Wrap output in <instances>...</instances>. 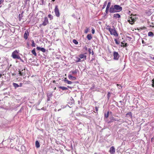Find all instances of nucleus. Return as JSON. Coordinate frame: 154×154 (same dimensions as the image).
Masks as SVG:
<instances>
[{"label": "nucleus", "instance_id": "obj_1", "mask_svg": "<svg viewBox=\"0 0 154 154\" xmlns=\"http://www.w3.org/2000/svg\"><path fill=\"white\" fill-rule=\"evenodd\" d=\"M107 27H109L108 29H108L109 31L110 32V33L111 35H113L115 36H118V34L114 27L113 26V29L111 28L110 26H107Z\"/></svg>", "mask_w": 154, "mask_h": 154}, {"label": "nucleus", "instance_id": "obj_2", "mask_svg": "<svg viewBox=\"0 0 154 154\" xmlns=\"http://www.w3.org/2000/svg\"><path fill=\"white\" fill-rule=\"evenodd\" d=\"M18 53L19 51L17 50H15L12 53L11 56L14 59H17L20 57L18 55Z\"/></svg>", "mask_w": 154, "mask_h": 154}, {"label": "nucleus", "instance_id": "obj_3", "mask_svg": "<svg viewBox=\"0 0 154 154\" xmlns=\"http://www.w3.org/2000/svg\"><path fill=\"white\" fill-rule=\"evenodd\" d=\"M26 75V70L25 68L22 70L19 69V73L17 74V76H24Z\"/></svg>", "mask_w": 154, "mask_h": 154}, {"label": "nucleus", "instance_id": "obj_4", "mask_svg": "<svg viewBox=\"0 0 154 154\" xmlns=\"http://www.w3.org/2000/svg\"><path fill=\"white\" fill-rule=\"evenodd\" d=\"M54 12L55 13V15L57 17H60V14L59 12V10L58 8V6L56 5L55 6V8L54 9Z\"/></svg>", "mask_w": 154, "mask_h": 154}, {"label": "nucleus", "instance_id": "obj_5", "mask_svg": "<svg viewBox=\"0 0 154 154\" xmlns=\"http://www.w3.org/2000/svg\"><path fill=\"white\" fill-rule=\"evenodd\" d=\"M115 8L116 9V13L119 12L122 10V7L118 5H115Z\"/></svg>", "mask_w": 154, "mask_h": 154}, {"label": "nucleus", "instance_id": "obj_6", "mask_svg": "<svg viewBox=\"0 0 154 154\" xmlns=\"http://www.w3.org/2000/svg\"><path fill=\"white\" fill-rule=\"evenodd\" d=\"M86 54H80L78 56L80 59H82V61H84L86 59L87 56L85 55Z\"/></svg>", "mask_w": 154, "mask_h": 154}, {"label": "nucleus", "instance_id": "obj_7", "mask_svg": "<svg viewBox=\"0 0 154 154\" xmlns=\"http://www.w3.org/2000/svg\"><path fill=\"white\" fill-rule=\"evenodd\" d=\"M135 16H134L133 17L132 16L131 17V19L129 20H128V22L131 24H133L134 22L135 21Z\"/></svg>", "mask_w": 154, "mask_h": 154}, {"label": "nucleus", "instance_id": "obj_8", "mask_svg": "<svg viewBox=\"0 0 154 154\" xmlns=\"http://www.w3.org/2000/svg\"><path fill=\"white\" fill-rule=\"evenodd\" d=\"M113 55L114 57V59L116 60H118L119 57V55L118 53L116 51H114Z\"/></svg>", "mask_w": 154, "mask_h": 154}, {"label": "nucleus", "instance_id": "obj_9", "mask_svg": "<svg viewBox=\"0 0 154 154\" xmlns=\"http://www.w3.org/2000/svg\"><path fill=\"white\" fill-rule=\"evenodd\" d=\"M109 12L111 14L116 13V9L115 8L114 5H112L110 8L109 9Z\"/></svg>", "mask_w": 154, "mask_h": 154}, {"label": "nucleus", "instance_id": "obj_10", "mask_svg": "<svg viewBox=\"0 0 154 154\" xmlns=\"http://www.w3.org/2000/svg\"><path fill=\"white\" fill-rule=\"evenodd\" d=\"M48 19L47 17H45L44 18V21L40 25H43V26H45L47 25V24L48 23Z\"/></svg>", "mask_w": 154, "mask_h": 154}, {"label": "nucleus", "instance_id": "obj_11", "mask_svg": "<svg viewBox=\"0 0 154 154\" xmlns=\"http://www.w3.org/2000/svg\"><path fill=\"white\" fill-rule=\"evenodd\" d=\"M109 152L110 154H114L115 152V149L113 146L110 147Z\"/></svg>", "mask_w": 154, "mask_h": 154}, {"label": "nucleus", "instance_id": "obj_12", "mask_svg": "<svg viewBox=\"0 0 154 154\" xmlns=\"http://www.w3.org/2000/svg\"><path fill=\"white\" fill-rule=\"evenodd\" d=\"M74 101L72 99V100H71V101L69 102L68 104V106L70 108H71L72 107L73 105H74Z\"/></svg>", "mask_w": 154, "mask_h": 154}, {"label": "nucleus", "instance_id": "obj_13", "mask_svg": "<svg viewBox=\"0 0 154 154\" xmlns=\"http://www.w3.org/2000/svg\"><path fill=\"white\" fill-rule=\"evenodd\" d=\"M36 49L38 50H40L43 53H45L46 52V49L43 48H41L39 47H37Z\"/></svg>", "mask_w": 154, "mask_h": 154}, {"label": "nucleus", "instance_id": "obj_14", "mask_svg": "<svg viewBox=\"0 0 154 154\" xmlns=\"http://www.w3.org/2000/svg\"><path fill=\"white\" fill-rule=\"evenodd\" d=\"M78 71V69H75L74 70H72L69 72V74H71L72 75H75L77 74Z\"/></svg>", "mask_w": 154, "mask_h": 154}, {"label": "nucleus", "instance_id": "obj_15", "mask_svg": "<svg viewBox=\"0 0 154 154\" xmlns=\"http://www.w3.org/2000/svg\"><path fill=\"white\" fill-rule=\"evenodd\" d=\"M29 32L28 30L25 31V33L24 34V38L26 40L27 39L28 36L29 35Z\"/></svg>", "mask_w": 154, "mask_h": 154}, {"label": "nucleus", "instance_id": "obj_16", "mask_svg": "<svg viewBox=\"0 0 154 154\" xmlns=\"http://www.w3.org/2000/svg\"><path fill=\"white\" fill-rule=\"evenodd\" d=\"M113 18L117 19V18H120L121 17V16L118 13L115 14H114L113 15Z\"/></svg>", "mask_w": 154, "mask_h": 154}, {"label": "nucleus", "instance_id": "obj_17", "mask_svg": "<svg viewBox=\"0 0 154 154\" xmlns=\"http://www.w3.org/2000/svg\"><path fill=\"white\" fill-rule=\"evenodd\" d=\"M71 74H69L68 75V77L69 79H72V80H75L76 79V78L75 77L73 76Z\"/></svg>", "mask_w": 154, "mask_h": 154}, {"label": "nucleus", "instance_id": "obj_18", "mask_svg": "<svg viewBox=\"0 0 154 154\" xmlns=\"http://www.w3.org/2000/svg\"><path fill=\"white\" fill-rule=\"evenodd\" d=\"M126 116L127 117H130L131 118L132 117V113L131 112H128L126 114Z\"/></svg>", "mask_w": 154, "mask_h": 154}, {"label": "nucleus", "instance_id": "obj_19", "mask_svg": "<svg viewBox=\"0 0 154 154\" xmlns=\"http://www.w3.org/2000/svg\"><path fill=\"white\" fill-rule=\"evenodd\" d=\"M75 59L74 60L75 61L76 63L82 61L80 58L79 57H75Z\"/></svg>", "mask_w": 154, "mask_h": 154}, {"label": "nucleus", "instance_id": "obj_20", "mask_svg": "<svg viewBox=\"0 0 154 154\" xmlns=\"http://www.w3.org/2000/svg\"><path fill=\"white\" fill-rule=\"evenodd\" d=\"M58 88L62 90L63 91H65L68 90V88L65 87L64 86H59Z\"/></svg>", "mask_w": 154, "mask_h": 154}, {"label": "nucleus", "instance_id": "obj_21", "mask_svg": "<svg viewBox=\"0 0 154 154\" xmlns=\"http://www.w3.org/2000/svg\"><path fill=\"white\" fill-rule=\"evenodd\" d=\"M23 12L21 14H19V20L20 21L22 19V18L23 17Z\"/></svg>", "mask_w": 154, "mask_h": 154}, {"label": "nucleus", "instance_id": "obj_22", "mask_svg": "<svg viewBox=\"0 0 154 154\" xmlns=\"http://www.w3.org/2000/svg\"><path fill=\"white\" fill-rule=\"evenodd\" d=\"M154 35V34L151 31L149 32L148 33V36L151 37H153Z\"/></svg>", "mask_w": 154, "mask_h": 154}, {"label": "nucleus", "instance_id": "obj_23", "mask_svg": "<svg viewBox=\"0 0 154 154\" xmlns=\"http://www.w3.org/2000/svg\"><path fill=\"white\" fill-rule=\"evenodd\" d=\"M13 85L15 89H16L19 87V85L15 83H13Z\"/></svg>", "mask_w": 154, "mask_h": 154}, {"label": "nucleus", "instance_id": "obj_24", "mask_svg": "<svg viewBox=\"0 0 154 154\" xmlns=\"http://www.w3.org/2000/svg\"><path fill=\"white\" fill-rule=\"evenodd\" d=\"M35 145L36 147L37 148H38L40 147L39 143L37 140L35 141Z\"/></svg>", "mask_w": 154, "mask_h": 154}, {"label": "nucleus", "instance_id": "obj_25", "mask_svg": "<svg viewBox=\"0 0 154 154\" xmlns=\"http://www.w3.org/2000/svg\"><path fill=\"white\" fill-rule=\"evenodd\" d=\"M64 81L65 82H67L69 84H71L72 83V82L68 80L66 78L64 80Z\"/></svg>", "mask_w": 154, "mask_h": 154}, {"label": "nucleus", "instance_id": "obj_26", "mask_svg": "<svg viewBox=\"0 0 154 154\" xmlns=\"http://www.w3.org/2000/svg\"><path fill=\"white\" fill-rule=\"evenodd\" d=\"M32 53L35 56H36L37 54L35 51V48H34L31 51Z\"/></svg>", "mask_w": 154, "mask_h": 154}, {"label": "nucleus", "instance_id": "obj_27", "mask_svg": "<svg viewBox=\"0 0 154 154\" xmlns=\"http://www.w3.org/2000/svg\"><path fill=\"white\" fill-rule=\"evenodd\" d=\"M53 95L52 92H50L47 94V97H51Z\"/></svg>", "mask_w": 154, "mask_h": 154}, {"label": "nucleus", "instance_id": "obj_28", "mask_svg": "<svg viewBox=\"0 0 154 154\" xmlns=\"http://www.w3.org/2000/svg\"><path fill=\"white\" fill-rule=\"evenodd\" d=\"M87 38L88 40H90L92 38V37L91 34H89L87 35Z\"/></svg>", "mask_w": 154, "mask_h": 154}, {"label": "nucleus", "instance_id": "obj_29", "mask_svg": "<svg viewBox=\"0 0 154 154\" xmlns=\"http://www.w3.org/2000/svg\"><path fill=\"white\" fill-rule=\"evenodd\" d=\"M109 8H106V9L105 10V15H106V14H108L109 11Z\"/></svg>", "mask_w": 154, "mask_h": 154}, {"label": "nucleus", "instance_id": "obj_30", "mask_svg": "<svg viewBox=\"0 0 154 154\" xmlns=\"http://www.w3.org/2000/svg\"><path fill=\"white\" fill-rule=\"evenodd\" d=\"M31 42H32V44L31 45L32 46V47H35V43L33 40H31Z\"/></svg>", "mask_w": 154, "mask_h": 154}, {"label": "nucleus", "instance_id": "obj_31", "mask_svg": "<svg viewBox=\"0 0 154 154\" xmlns=\"http://www.w3.org/2000/svg\"><path fill=\"white\" fill-rule=\"evenodd\" d=\"M107 2V1H106L104 3V5L103 6V7H102V9H103L105 8L106 6Z\"/></svg>", "mask_w": 154, "mask_h": 154}, {"label": "nucleus", "instance_id": "obj_32", "mask_svg": "<svg viewBox=\"0 0 154 154\" xmlns=\"http://www.w3.org/2000/svg\"><path fill=\"white\" fill-rule=\"evenodd\" d=\"M111 2H110V1L108 3H107L106 8H110V7L111 5Z\"/></svg>", "mask_w": 154, "mask_h": 154}, {"label": "nucleus", "instance_id": "obj_33", "mask_svg": "<svg viewBox=\"0 0 154 154\" xmlns=\"http://www.w3.org/2000/svg\"><path fill=\"white\" fill-rule=\"evenodd\" d=\"M48 17L51 20L53 19V16L50 14H48Z\"/></svg>", "mask_w": 154, "mask_h": 154}, {"label": "nucleus", "instance_id": "obj_34", "mask_svg": "<svg viewBox=\"0 0 154 154\" xmlns=\"http://www.w3.org/2000/svg\"><path fill=\"white\" fill-rule=\"evenodd\" d=\"M72 42L75 45H77L78 44V42L75 39L73 40Z\"/></svg>", "mask_w": 154, "mask_h": 154}, {"label": "nucleus", "instance_id": "obj_35", "mask_svg": "<svg viewBox=\"0 0 154 154\" xmlns=\"http://www.w3.org/2000/svg\"><path fill=\"white\" fill-rule=\"evenodd\" d=\"M120 119L118 120H117L116 119L114 118V117H112V119H111V121H112V122H113V121H119Z\"/></svg>", "mask_w": 154, "mask_h": 154}, {"label": "nucleus", "instance_id": "obj_36", "mask_svg": "<svg viewBox=\"0 0 154 154\" xmlns=\"http://www.w3.org/2000/svg\"><path fill=\"white\" fill-rule=\"evenodd\" d=\"M117 87L119 89H121L122 88V86L121 85H119V84H117Z\"/></svg>", "mask_w": 154, "mask_h": 154}, {"label": "nucleus", "instance_id": "obj_37", "mask_svg": "<svg viewBox=\"0 0 154 154\" xmlns=\"http://www.w3.org/2000/svg\"><path fill=\"white\" fill-rule=\"evenodd\" d=\"M109 116V112H108L107 113H105L104 114V117L106 118H107Z\"/></svg>", "mask_w": 154, "mask_h": 154}, {"label": "nucleus", "instance_id": "obj_38", "mask_svg": "<svg viewBox=\"0 0 154 154\" xmlns=\"http://www.w3.org/2000/svg\"><path fill=\"white\" fill-rule=\"evenodd\" d=\"M110 93L109 92L107 94V98L109 99L110 96Z\"/></svg>", "mask_w": 154, "mask_h": 154}, {"label": "nucleus", "instance_id": "obj_39", "mask_svg": "<svg viewBox=\"0 0 154 154\" xmlns=\"http://www.w3.org/2000/svg\"><path fill=\"white\" fill-rule=\"evenodd\" d=\"M114 41L116 43L117 45H119V42L117 41V39H115Z\"/></svg>", "mask_w": 154, "mask_h": 154}, {"label": "nucleus", "instance_id": "obj_40", "mask_svg": "<svg viewBox=\"0 0 154 154\" xmlns=\"http://www.w3.org/2000/svg\"><path fill=\"white\" fill-rule=\"evenodd\" d=\"M89 31V29L88 28H87L85 30V32L86 33H87Z\"/></svg>", "mask_w": 154, "mask_h": 154}, {"label": "nucleus", "instance_id": "obj_41", "mask_svg": "<svg viewBox=\"0 0 154 154\" xmlns=\"http://www.w3.org/2000/svg\"><path fill=\"white\" fill-rule=\"evenodd\" d=\"M18 60H19L20 61H21L23 63H24V61L20 57V56L18 58Z\"/></svg>", "mask_w": 154, "mask_h": 154}, {"label": "nucleus", "instance_id": "obj_42", "mask_svg": "<svg viewBox=\"0 0 154 154\" xmlns=\"http://www.w3.org/2000/svg\"><path fill=\"white\" fill-rule=\"evenodd\" d=\"M152 86L154 88V78L152 80Z\"/></svg>", "mask_w": 154, "mask_h": 154}, {"label": "nucleus", "instance_id": "obj_43", "mask_svg": "<svg viewBox=\"0 0 154 154\" xmlns=\"http://www.w3.org/2000/svg\"><path fill=\"white\" fill-rule=\"evenodd\" d=\"M89 55L91 54V48H89L88 50Z\"/></svg>", "mask_w": 154, "mask_h": 154}, {"label": "nucleus", "instance_id": "obj_44", "mask_svg": "<svg viewBox=\"0 0 154 154\" xmlns=\"http://www.w3.org/2000/svg\"><path fill=\"white\" fill-rule=\"evenodd\" d=\"M128 45H127V43H126L124 45H122L121 46L122 47L123 46L124 47H126L128 46Z\"/></svg>", "mask_w": 154, "mask_h": 154}, {"label": "nucleus", "instance_id": "obj_45", "mask_svg": "<svg viewBox=\"0 0 154 154\" xmlns=\"http://www.w3.org/2000/svg\"><path fill=\"white\" fill-rule=\"evenodd\" d=\"M4 2V0H0V5L2 3ZM1 6H0V7H1Z\"/></svg>", "mask_w": 154, "mask_h": 154}, {"label": "nucleus", "instance_id": "obj_46", "mask_svg": "<svg viewBox=\"0 0 154 154\" xmlns=\"http://www.w3.org/2000/svg\"><path fill=\"white\" fill-rule=\"evenodd\" d=\"M91 31H92V34H94L95 32V30H94V28H92V30H91Z\"/></svg>", "mask_w": 154, "mask_h": 154}, {"label": "nucleus", "instance_id": "obj_47", "mask_svg": "<svg viewBox=\"0 0 154 154\" xmlns=\"http://www.w3.org/2000/svg\"><path fill=\"white\" fill-rule=\"evenodd\" d=\"M23 108L22 107L21 108V109L18 111V113L21 112L22 110H23Z\"/></svg>", "mask_w": 154, "mask_h": 154}, {"label": "nucleus", "instance_id": "obj_48", "mask_svg": "<svg viewBox=\"0 0 154 154\" xmlns=\"http://www.w3.org/2000/svg\"><path fill=\"white\" fill-rule=\"evenodd\" d=\"M84 49L86 51H87L88 50V48L86 46H85L84 47Z\"/></svg>", "mask_w": 154, "mask_h": 154}, {"label": "nucleus", "instance_id": "obj_49", "mask_svg": "<svg viewBox=\"0 0 154 154\" xmlns=\"http://www.w3.org/2000/svg\"><path fill=\"white\" fill-rule=\"evenodd\" d=\"M47 97V101H50V98L51 97Z\"/></svg>", "mask_w": 154, "mask_h": 154}, {"label": "nucleus", "instance_id": "obj_50", "mask_svg": "<svg viewBox=\"0 0 154 154\" xmlns=\"http://www.w3.org/2000/svg\"><path fill=\"white\" fill-rule=\"evenodd\" d=\"M29 1H30V0H25V4H26V5L27 4V2H29Z\"/></svg>", "mask_w": 154, "mask_h": 154}, {"label": "nucleus", "instance_id": "obj_51", "mask_svg": "<svg viewBox=\"0 0 154 154\" xmlns=\"http://www.w3.org/2000/svg\"><path fill=\"white\" fill-rule=\"evenodd\" d=\"M11 75L12 76H14L16 75V73H14L11 74Z\"/></svg>", "mask_w": 154, "mask_h": 154}, {"label": "nucleus", "instance_id": "obj_52", "mask_svg": "<svg viewBox=\"0 0 154 154\" xmlns=\"http://www.w3.org/2000/svg\"><path fill=\"white\" fill-rule=\"evenodd\" d=\"M142 43L143 44L146 45V42L143 40L142 41Z\"/></svg>", "mask_w": 154, "mask_h": 154}, {"label": "nucleus", "instance_id": "obj_53", "mask_svg": "<svg viewBox=\"0 0 154 154\" xmlns=\"http://www.w3.org/2000/svg\"><path fill=\"white\" fill-rule=\"evenodd\" d=\"M23 84L22 83H20V85H19V87H21L22 86Z\"/></svg>", "mask_w": 154, "mask_h": 154}, {"label": "nucleus", "instance_id": "obj_54", "mask_svg": "<svg viewBox=\"0 0 154 154\" xmlns=\"http://www.w3.org/2000/svg\"><path fill=\"white\" fill-rule=\"evenodd\" d=\"M91 53L92 55H93L94 54V52L93 50L92 51V52H91Z\"/></svg>", "mask_w": 154, "mask_h": 154}, {"label": "nucleus", "instance_id": "obj_55", "mask_svg": "<svg viewBox=\"0 0 154 154\" xmlns=\"http://www.w3.org/2000/svg\"><path fill=\"white\" fill-rule=\"evenodd\" d=\"M121 44H122V45H124V43L123 42H121Z\"/></svg>", "mask_w": 154, "mask_h": 154}, {"label": "nucleus", "instance_id": "obj_56", "mask_svg": "<svg viewBox=\"0 0 154 154\" xmlns=\"http://www.w3.org/2000/svg\"><path fill=\"white\" fill-rule=\"evenodd\" d=\"M95 108L96 109V111H97V110H98V108L97 107H96Z\"/></svg>", "mask_w": 154, "mask_h": 154}, {"label": "nucleus", "instance_id": "obj_57", "mask_svg": "<svg viewBox=\"0 0 154 154\" xmlns=\"http://www.w3.org/2000/svg\"><path fill=\"white\" fill-rule=\"evenodd\" d=\"M2 74H0V78H1L2 77Z\"/></svg>", "mask_w": 154, "mask_h": 154}, {"label": "nucleus", "instance_id": "obj_58", "mask_svg": "<svg viewBox=\"0 0 154 154\" xmlns=\"http://www.w3.org/2000/svg\"><path fill=\"white\" fill-rule=\"evenodd\" d=\"M54 111H56H56H57V109H54Z\"/></svg>", "mask_w": 154, "mask_h": 154}, {"label": "nucleus", "instance_id": "obj_59", "mask_svg": "<svg viewBox=\"0 0 154 154\" xmlns=\"http://www.w3.org/2000/svg\"><path fill=\"white\" fill-rule=\"evenodd\" d=\"M119 102L120 103H122V101L121 100V101H119Z\"/></svg>", "mask_w": 154, "mask_h": 154}, {"label": "nucleus", "instance_id": "obj_60", "mask_svg": "<svg viewBox=\"0 0 154 154\" xmlns=\"http://www.w3.org/2000/svg\"><path fill=\"white\" fill-rule=\"evenodd\" d=\"M60 110H61V109H59L58 110V111H59Z\"/></svg>", "mask_w": 154, "mask_h": 154}, {"label": "nucleus", "instance_id": "obj_61", "mask_svg": "<svg viewBox=\"0 0 154 154\" xmlns=\"http://www.w3.org/2000/svg\"><path fill=\"white\" fill-rule=\"evenodd\" d=\"M52 1L54 2L55 1V0H51Z\"/></svg>", "mask_w": 154, "mask_h": 154}, {"label": "nucleus", "instance_id": "obj_62", "mask_svg": "<svg viewBox=\"0 0 154 154\" xmlns=\"http://www.w3.org/2000/svg\"><path fill=\"white\" fill-rule=\"evenodd\" d=\"M56 88L55 87L54 88V90H56Z\"/></svg>", "mask_w": 154, "mask_h": 154}, {"label": "nucleus", "instance_id": "obj_63", "mask_svg": "<svg viewBox=\"0 0 154 154\" xmlns=\"http://www.w3.org/2000/svg\"><path fill=\"white\" fill-rule=\"evenodd\" d=\"M55 82V81L54 80V81H53V82H54V83Z\"/></svg>", "mask_w": 154, "mask_h": 154}, {"label": "nucleus", "instance_id": "obj_64", "mask_svg": "<svg viewBox=\"0 0 154 154\" xmlns=\"http://www.w3.org/2000/svg\"><path fill=\"white\" fill-rule=\"evenodd\" d=\"M67 87H68V88H70L69 86H67Z\"/></svg>", "mask_w": 154, "mask_h": 154}]
</instances>
